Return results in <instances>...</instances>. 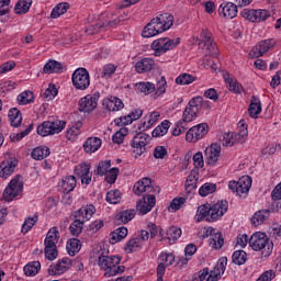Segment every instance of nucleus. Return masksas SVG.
<instances>
[{"mask_svg": "<svg viewBox=\"0 0 281 281\" xmlns=\"http://www.w3.org/2000/svg\"><path fill=\"white\" fill-rule=\"evenodd\" d=\"M134 193L137 196L143 198L137 202L136 207L143 214H148L157 205V198L153 194L156 190L159 192V187L153 186V179L150 178H143L138 180L133 187Z\"/></svg>", "mask_w": 281, "mask_h": 281, "instance_id": "1", "label": "nucleus"}, {"mask_svg": "<svg viewBox=\"0 0 281 281\" xmlns=\"http://www.w3.org/2000/svg\"><path fill=\"white\" fill-rule=\"evenodd\" d=\"M229 207V203L227 201H218L217 203H205L198 207L196 211V221L201 223L203 218L207 221V223H214V221H218L222 218Z\"/></svg>", "mask_w": 281, "mask_h": 281, "instance_id": "2", "label": "nucleus"}, {"mask_svg": "<svg viewBox=\"0 0 281 281\" xmlns=\"http://www.w3.org/2000/svg\"><path fill=\"white\" fill-rule=\"evenodd\" d=\"M172 25H175V15L172 13H161L144 27L142 36L144 38H153L157 34L167 32Z\"/></svg>", "mask_w": 281, "mask_h": 281, "instance_id": "3", "label": "nucleus"}, {"mask_svg": "<svg viewBox=\"0 0 281 281\" xmlns=\"http://www.w3.org/2000/svg\"><path fill=\"white\" fill-rule=\"evenodd\" d=\"M122 259L116 256L100 255L98 258V265L104 272L105 278H113L114 276H121L126 271V267L120 266Z\"/></svg>", "mask_w": 281, "mask_h": 281, "instance_id": "4", "label": "nucleus"}, {"mask_svg": "<svg viewBox=\"0 0 281 281\" xmlns=\"http://www.w3.org/2000/svg\"><path fill=\"white\" fill-rule=\"evenodd\" d=\"M153 126L148 123V121L143 122L142 125L138 127L139 133H137L133 139L131 140V146L134 148V153L136 154L135 157H142L144 153H146V146L150 144V135L144 133V131H148Z\"/></svg>", "mask_w": 281, "mask_h": 281, "instance_id": "5", "label": "nucleus"}, {"mask_svg": "<svg viewBox=\"0 0 281 281\" xmlns=\"http://www.w3.org/2000/svg\"><path fill=\"white\" fill-rule=\"evenodd\" d=\"M248 245L254 251H261L263 258H269L273 251V243L269 241V237L265 233L257 232L252 234Z\"/></svg>", "mask_w": 281, "mask_h": 281, "instance_id": "6", "label": "nucleus"}, {"mask_svg": "<svg viewBox=\"0 0 281 281\" xmlns=\"http://www.w3.org/2000/svg\"><path fill=\"white\" fill-rule=\"evenodd\" d=\"M59 238L60 233L58 232V227L54 226L47 232L46 238L44 240V254L47 260L52 261L58 258V249L56 248V245H58Z\"/></svg>", "mask_w": 281, "mask_h": 281, "instance_id": "7", "label": "nucleus"}, {"mask_svg": "<svg viewBox=\"0 0 281 281\" xmlns=\"http://www.w3.org/2000/svg\"><path fill=\"white\" fill-rule=\"evenodd\" d=\"M67 123L65 121H44L37 126V135L41 137H48V135H58L65 131Z\"/></svg>", "mask_w": 281, "mask_h": 281, "instance_id": "8", "label": "nucleus"}, {"mask_svg": "<svg viewBox=\"0 0 281 281\" xmlns=\"http://www.w3.org/2000/svg\"><path fill=\"white\" fill-rule=\"evenodd\" d=\"M228 189L237 196H240V199L247 198V194H249V190H251V177L244 176L239 178L238 181H229Z\"/></svg>", "mask_w": 281, "mask_h": 281, "instance_id": "9", "label": "nucleus"}, {"mask_svg": "<svg viewBox=\"0 0 281 281\" xmlns=\"http://www.w3.org/2000/svg\"><path fill=\"white\" fill-rule=\"evenodd\" d=\"M181 43V40L178 37L175 40H170L168 37H161L158 40H155L151 43V49L154 52V56H162V54H166V52H170V49H175L177 45Z\"/></svg>", "mask_w": 281, "mask_h": 281, "instance_id": "10", "label": "nucleus"}, {"mask_svg": "<svg viewBox=\"0 0 281 281\" xmlns=\"http://www.w3.org/2000/svg\"><path fill=\"white\" fill-rule=\"evenodd\" d=\"M72 85L75 89L79 91H85L89 89L91 85V77L89 76V70L86 68H77L72 74Z\"/></svg>", "mask_w": 281, "mask_h": 281, "instance_id": "11", "label": "nucleus"}, {"mask_svg": "<svg viewBox=\"0 0 281 281\" xmlns=\"http://www.w3.org/2000/svg\"><path fill=\"white\" fill-rule=\"evenodd\" d=\"M23 192V182L21 181V176H15L10 182L9 186L3 191L4 201H14L19 194Z\"/></svg>", "mask_w": 281, "mask_h": 281, "instance_id": "12", "label": "nucleus"}, {"mask_svg": "<svg viewBox=\"0 0 281 281\" xmlns=\"http://www.w3.org/2000/svg\"><path fill=\"white\" fill-rule=\"evenodd\" d=\"M76 261L71 260L68 257H64L63 259H59L58 262L55 265H50L48 268V276H63V273H67L71 269V267H75Z\"/></svg>", "mask_w": 281, "mask_h": 281, "instance_id": "13", "label": "nucleus"}, {"mask_svg": "<svg viewBox=\"0 0 281 281\" xmlns=\"http://www.w3.org/2000/svg\"><path fill=\"white\" fill-rule=\"evenodd\" d=\"M210 126L207 123H200L195 126H192L186 135V140L195 144L199 139H203L206 133H209Z\"/></svg>", "mask_w": 281, "mask_h": 281, "instance_id": "14", "label": "nucleus"}, {"mask_svg": "<svg viewBox=\"0 0 281 281\" xmlns=\"http://www.w3.org/2000/svg\"><path fill=\"white\" fill-rule=\"evenodd\" d=\"M100 100V92L88 94L79 100V111L82 113H91L98 109V101Z\"/></svg>", "mask_w": 281, "mask_h": 281, "instance_id": "15", "label": "nucleus"}, {"mask_svg": "<svg viewBox=\"0 0 281 281\" xmlns=\"http://www.w3.org/2000/svg\"><path fill=\"white\" fill-rule=\"evenodd\" d=\"M75 175L81 179L82 186H89L91 179L93 178V172H91V165L87 162H81L75 167Z\"/></svg>", "mask_w": 281, "mask_h": 281, "instance_id": "16", "label": "nucleus"}, {"mask_svg": "<svg viewBox=\"0 0 281 281\" xmlns=\"http://www.w3.org/2000/svg\"><path fill=\"white\" fill-rule=\"evenodd\" d=\"M199 101L191 99L182 113V122L190 124L199 117Z\"/></svg>", "mask_w": 281, "mask_h": 281, "instance_id": "17", "label": "nucleus"}, {"mask_svg": "<svg viewBox=\"0 0 281 281\" xmlns=\"http://www.w3.org/2000/svg\"><path fill=\"white\" fill-rule=\"evenodd\" d=\"M19 166V160L16 158H8L0 164V177L1 179H8L11 177L14 170Z\"/></svg>", "mask_w": 281, "mask_h": 281, "instance_id": "18", "label": "nucleus"}, {"mask_svg": "<svg viewBox=\"0 0 281 281\" xmlns=\"http://www.w3.org/2000/svg\"><path fill=\"white\" fill-rule=\"evenodd\" d=\"M218 14L224 19H236L238 15V5L234 2H224L218 8Z\"/></svg>", "mask_w": 281, "mask_h": 281, "instance_id": "19", "label": "nucleus"}, {"mask_svg": "<svg viewBox=\"0 0 281 281\" xmlns=\"http://www.w3.org/2000/svg\"><path fill=\"white\" fill-rule=\"evenodd\" d=\"M274 45L276 40H263L252 48L251 54L255 58H260L261 56H265V54H267V52H269V49H271Z\"/></svg>", "mask_w": 281, "mask_h": 281, "instance_id": "20", "label": "nucleus"}, {"mask_svg": "<svg viewBox=\"0 0 281 281\" xmlns=\"http://www.w3.org/2000/svg\"><path fill=\"white\" fill-rule=\"evenodd\" d=\"M204 157L209 166H214L221 157V147L217 144H212L211 147H207L204 151Z\"/></svg>", "mask_w": 281, "mask_h": 281, "instance_id": "21", "label": "nucleus"}, {"mask_svg": "<svg viewBox=\"0 0 281 281\" xmlns=\"http://www.w3.org/2000/svg\"><path fill=\"white\" fill-rule=\"evenodd\" d=\"M135 69L137 74H148L155 69V59L153 58H143L135 64Z\"/></svg>", "mask_w": 281, "mask_h": 281, "instance_id": "22", "label": "nucleus"}, {"mask_svg": "<svg viewBox=\"0 0 281 281\" xmlns=\"http://www.w3.org/2000/svg\"><path fill=\"white\" fill-rule=\"evenodd\" d=\"M95 214V206L93 204H89L86 206H81L75 214V218H79L86 223V221H91V217Z\"/></svg>", "mask_w": 281, "mask_h": 281, "instance_id": "23", "label": "nucleus"}, {"mask_svg": "<svg viewBox=\"0 0 281 281\" xmlns=\"http://www.w3.org/2000/svg\"><path fill=\"white\" fill-rule=\"evenodd\" d=\"M103 108L108 111H122L124 109V102L117 97H110L103 100Z\"/></svg>", "mask_w": 281, "mask_h": 281, "instance_id": "24", "label": "nucleus"}, {"mask_svg": "<svg viewBox=\"0 0 281 281\" xmlns=\"http://www.w3.org/2000/svg\"><path fill=\"white\" fill-rule=\"evenodd\" d=\"M232 134L233 142L235 144H245L247 142V136L249 135V131H247V124H245V121H239V132Z\"/></svg>", "mask_w": 281, "mask_h": 281, "instance_id": "25", "label": "nucleus"}, {"mask_svg": "<svg viewBox=\"0 0 281 281\" xmlns=\"http://www.w3.org/2000/svg\"><path fill=\"white\" fill-rule=\"evenodd\" d=\"M102 146V139L99 137H89L83 144V150L85 153H95L97 150H100V147Z\"/></svg>", "mask_w": 281, "mask_h": 281, "instance_id": "26", "label": "nucleus"}, {"mask_svg": "<svg viewBox=\"0 0 281 281\" xmlns=\"http://www.w3.org/2000/svg\"><path fill=\"white\" fill-rule=\"evenodd\" d=\"M10 125L13 128H19L23 122V114L16 108H12L8 113Z\"/></svg>", "mask_w": 281, "mask_h": 281, "instance_id": "27", "label": "nucleus"}, {"mask_svg": "<svg viewBox=\"0 0 281 281\" xmlns=\"http://www.w3.org/2000/svg\"><path fill=\"white\" fill-rule=\"evenodd\" d=\"M269 216H271V210H260L252 215L250 222L255 227H259Z\"/></svg>", "mask_w": 281, "mask_h": 281, "instance_id": "28", "label": "nucleus"}, {"mask_svg": "<svg viewBox=\"0 0 281 281\" xmlns=\"http://www.w3.org/2000/svg\"><path fill=\"white\" fill-rule=\"evenodd\" d=\"M63 64L60 61H56L50 59L43 67V74H63Z\"/></svg>", "mask_w": 281, "mask_h": 281, "instance_id": "29", "label": "nucleus"}, {"mask_svg": "<svg viewBox=\"0 0 281 281\" xmlns=\"http://www.w3.org/2000/svg\"><path fill=\"white\" fill-rule=\"evenodd\" d=\"M248 113L250 117L255 119L262 113V104L260 103V99H258L256 95L251 97Z\"/></svg>", "mask_w": 281, "mask_h": 281, "instance_id": "30", "label": "nucleus"}, {"mask_svg": "<svg viewBox=\"0 0 281 281\" xmlns=\"http://www.w3.org/2000/svg\"><path fill=\"white\" fill-rule=\"evenodd\" d=\"M78 181L76 180V176H67L61 180V190L64 194H69V192H74L76 189Z\"/></svg>", "mask_w": 281, "mask_h": 281, "instance_id": "31", "label": "nucleus"}, {"mask_svg": "<svg viewBox=\"0 0 281 281\" xmlns=\"http://www.w3.org/2000/svg\"><path fill=\"white\" fill-rule=\"evenodd\" d=\"M136 214H137V212L134 209H128V210L120 212L115 216V221L117 223H123L124 225H126V223H131V221H133V218H135Z\"/></svg>", "mask_w": 281, "mask_h": 281, "instance_id": "32", "label": "nucleus"}, {"mask_svg": "<svg viewBox=\"0 0 281 281\" xmlns=\"http://www.w3.org/2000/svg\"><path fill=\"white\" fill-rule=\"evenodd\" d=\"M128 236V228L122 226L116 228L114 232L111 233L110 243L115 245V243H120V240H124Z\"/></svg>", "mask_w": 281, "mask_h": 281, "instance_id": "33", "label": "nucleus"}, {"mask_svg": "<svg viewBox=\"0 0 281 281\" xmlns=\"http://www.w3.org/2000/svg\"><path fill=\"white\" fill-rule=\"evenodd\" d=\"M199 182V173L196 171H191L187 177V181L184 184L186 191L188 194H191L193 190H196V183Z\"/></svg>", "mask_w": 281, "mask_h": 281, "instance_id": "34", "label": "nucleus"}, {"mask_svg": "<svg viewBox=\"0 0 281 281\" xmlns=\"http://www.w3.org/2000/svg\"><path fill=\"white\" fill-rule=\"evenodd\" d=\"M66 249L69 256H76L82 249V244L77 238H71L66 244Z\"/></svg>", "mask_w": 281, "mask_h": 281, "instance_id": "35", "label": "nucleus"}, {"mask_svg": "<svg viewBox=\"0 0 281 281\" xmlns=\"http://www.w3.org/2000/svg\"><path fill=\"white\" fill-rule=\"evenodd\" d=\"M144 247V244L138 239L137 237L130 239L125 244V252L126 254H133V251H139Z\"/></svg>", "mask_w": 281, "mask_h": 281, "instance_id": "36", "label": "nucleus"}, {"mask_svg": "<svg viewBox=\"0 0 281 281\" xmlns=\"http://www.w3.org/2000/svg\"><path fill=\"white\" fill-rule=\"evenodd\" d=\"M70 4L69 2H60L56 7H54L50 19H58L59 16H63V14H66L67 10H69Z\"/></svg>", "mask_w": 281, "mask_h": 281, "instance_id": "37", "label": "nucleus"}, {"mask_svg": "<svg viewBox=\"0 0 281 281\" xmlns=\"http://www.w3.org/2000/svg\"><path fill=\"white\" fill-rule=\"evenodd\" d=\"M170 128V121L165 120L162 121L153 132V137H164L168 133Z\"/></svg>", "mask_w": 281, "mask_h": 281, "instance_id": "38", "label": "nucleus"}, {"mask_svg": "<svg viewBox=\"0 0 281 281\" xmlns=\"http://www.w3.org/2000/svg\"><path fill=\"white\" fill-rule=\"evenodd\" d=\"M23 271L25 276L34 278V276H36L38 271H41V262L40 261L29 262L26 266H24Z\"/></svg>", "mask_w": 281, "mask_h": 281, "instance_id": "39", "label": "nucleus"}, {"mask_svg": "<svg viewBox=\"0 0 281 281\" xmlns=\"http://www.w3.org/2000/svg\"><path fill=\"white\" fill-rule=\"evenodd\" d=\"M135 88L137 89V91H140V93L149 95V93H154L155 91V83L150 81H140L135 85Z\"/></svg>", "mask_w": 281, "mask_h": 281, "instance_id": "40", "label": "nucleus"}, {"mask_svg": "<svg viewBox=\"0 0 281 281\" xmlns=\"http://www.w3.org/2000/svg\"><path fill=\"white\" fill-rule=\"evenodd\" d=\"M32 8V1L29 0H19L14 7L15 14H27Z\"/></svg>", "mask_w": 281, "mask_h": 281, "instance_id": "41", "label": "nucleus"}, {"mask_svg": "<svg viewBox=\"0 0 281 281\" xmlns=\"http://www.w3.org/2000/svg\"><path fill=\"white\" fill-rule=\"evenodd\" d=\"M31 156L33 157V159H36L37 161H43V159L49 157V148L36 147L33 149Z\"/></svg>", "mask_w": 281, "mask_h": 281, "instance_id": "42", "label": "nucleus"}, {"mask_svg": "<svg viewBox=\"0 0 281 281\" xmlns=\"http://www.w3.org/2000/svg\"><path fill=\"white\" fill-rule=\"evenodd\" d=\"M105 200L111 205H117L122 201V192L120 190H111L106 193Z\"/></svg>", "mask_w": 281, "mask_h": 281, "instance_id": "43", "label": "nucleus"}, {"mask_svg": "<svg viewBox=\"0 0 281 281\" xmlns=\"http://www.w3.org/2000/svg\"><path fill=\"white\" fill-rule=\"evenodd\" d=\"M32 102H34L33 91L27 90L18 95L19 104L25 105V104H32Z\"/></svg>", "mask_w": 281, "mask_h": 281, "instance_id": "44", "label": "nucleus"}, {"mask_svg": "<svg viewBox=\"0 0 281 281\" xmlns=\"http://www.w3.org/2000/svg\"><path fill=\"white\" fill-rule=\"evenodd\" d=\"M224 80L226 82V87L228 91H232L233 93H241L243 91V86L238 83L237 81H234V79L229 77L224 76Z\"/></svg>", "mask_w": 281, "mask_h": 281, "instance_id": "45", "label": "nucleus"}, {"mask_svg": "<svg viewBox=\"0 0 281 281\" xmlns=\"http://www.w3.org/2000/svg\"><path fill=\"white\" fill-rule=\"evenodd\" d=\"M57 95H58V88H56V85L50 83L42 94V98H44L46 102H49V100H54V98H56Z\"/></svg>", "mask_w": 281, "mask_h": 281, "instance_id": "46", "label": "nucleus"}, {"mask_svg": "<svg viewBox=\"0 0 281 281\" xmlns=\"http://www.w3.org/2000/svg\"><path fill=\"white\" fill-rule=\"evenodd\" d=\"M210 245L215 249H221L223 245H225V239H223V235L221 232H215L214 235L211 237Z\"/></svg>", "mask_w": 281, "mask_h": 281, "instance_id": "47", "label": "nucleus"}, {"mask_svg": "<svg viewBox=\"0 0 281 281\" xmlns=\"http://www.w3.org/2000/svg\"><path fill=\"white\" fill-rule=\"evenodd\" d=\"M181 228L177 226H171L167 229L166 236L168 240H179L181 238Z\"/></svg>", "mask_w": 281, "mask_h": 281, "instance_id": "48", "label": "nucleus"}, {"mask_svg": "<svg viewBox=\"0 0 281 281\" xmlns=\"http://www.w3.org/2000/svg\"><path fill=\"white\" fill-rule=\"evenodd\" d=\"M36 223H38V216L27 217L22 224V234H27Z\"/></svg>", "mask_w": 281, "mask_h": 281, "instance_id": "49", "label": "nucleus"}, {"mask_svg": "<svg viewBox=\"0 0 281 281\" xmlns=\"http://www.w3.org/2000/svg\"><path fill=\"white\" fill-rule=\"evenodd\" d=\"M240 16H243V19H246L247 21H250L251 23H258V15H257V10L254 9H244L240 12Z\"/></svg>", "mask_w": 281, "mask_h": 281, "instance_id": "50", "label": "nucleus"}, {"mask_svg": "<svg viewBox=\"0 0 281 281\" xmlns=\"http://www.w3.org/2000/svg\"><path fill=\"white\" fill-rule=\"evenodd\" d=\"M212 43H214L213 40H212V34L210 33V31L203 30L201 32V40H200V43H199L200 49L205 48L206 45H210Z\"/></svg>", "mask_w": 281, "mask_h": 281, "instance_id": "51", "label": "nucleus"}, {"mask_svg": "<svg viewBox=\"0 0 281 281\" xmlns=\"http://www.w3.org/2000/svg\"><path fill=\"white\" fill-rule=\"evenodd\" d=\"M215 190H216L215 183L206 182L200 188L199 194L200 196H207L209 194H214Z\"/></svg>", "mask_w": 281, "mask_h": 281, "instance_id": "52", "label": "nucleus"}, {"mask_svg": "<svg viewBox=\"0 0 281 281\" xmlns=\"http://www.w3.org/2000/svg\"><path fill=\"white\" fill-rule=\"evenodd\" d=\"M85 225V222L80 218H77L74 221V223L70 225V234L72 236H78L79 234H82V227Z\"/></svg>", "mask_w": 281, "mask_h": 281, "instance_id": "53", "label": "nucleus"}, {"mask_svg": "<svg viewBox=\"0 0 281 281\" xmlns=\"http://www.w3.org/2000/svg\"><path fill=\"white\" fill-rule=\"evenodd\" d=\"M233 262L234 265H245L247 262V252L245 250H236L233 254Z\"/></svg>", "mask_w": 281, "mask_h": 281, "instance_id": "54", "label": "nucleus"}, {"mask_svg": "<svg viewBox=\"0 0 281 281\" xmlns=\"http://www.w3.org/2000/svg\"><path fill=\"white\" fill-rule=\"evenodd\" d=\"M33 130H34V123H31L24 131L18 134H12L10 138L12 142H21V139H23V137H27V134L32 133Z\"/></svg>", "mask_w": 281, "mask_h": 281, "instance_id": "55", "label": "nucleus"}, {"mask_svg": "<svg viewBox=\"0 0 281 281\" xmlns=\"http://www.w3.org/2000/svg\"><path fill=\"white\" fill-rule=\"evenodd\" d=\"M109 168H111V160L100 161L94 172L99 177H104L108 173Z\"/></svg>", "mask_w": 281, "mask_h": 281, "instance_id": "56", "label": "nucleus"}, {"mask_svg": "<svg viewBox=\"0 0 281 281\" xmlns=\"http://www.w3.org/2000/svg\"><path fill=\"white\" fill-rule=\"evenodd\" d=\"M196 80V77L190 74H182L176 78V85H192Z\"/></svg>", "mask_w": 281, "mask_h": 281, "instance_id": "57", "label": "nucleus"}, {"mask_svg": "<svg viewBox=\"0 0 281 281\" xmlns=\"http://www.w3.org/2000/svg\"><path fill=\"white\" fill-rule=\"evenodd\" d=\"M158 260H160V262H164L165 267H172V265H175V256L170 252H162L158 257Z\"/></svg>", "mask_w": 281, "mask_h": 281, "instance_id": "58", "label": "nucleus"}, {"mask_svg": "<svg viewBox=\"0 0 281 281\" xmlns=\"http://www.w3.org/2000/svg\"><path fill=\"white\" fill-rule=\"evenodd\" d=\"M120 175L119 168H112L105 173V181L106 183L113 184L117 181V176Z\"/></svg>", "mask_w": 281, "mask_h": 281, "instance_id": "59", "label": "nucleus"}, {"mask_svg": "<svg viewBox=\"0 0 281 281\" xmlns=\"http://www.w3.org/2000/svg\"><path fill=\"white\" fill-rule=\"evenodd\" d=\"M128 135V130L121 128L112 136L113 144H122L124 142V137Z\"/></svg>", "mask_w": 281, "mask_h": 281, "instance_id": "60", "label": "nucleus"}, {"mask_svg": "<svg viewBox=\"0 0 281 281\" xmlns=\"http://www.w3.org/2000/svg\"><path fill=\"white\" fill-rule=\"evenodd\" d=\"M186 131H188V125L180 121L176 124L171 133L175 137H179V135H181V133H186Z\"/></svg>", "mask_w": 281, "mask_h": 281, "instance_id": "61", "label": "nucleus"}, {"mask_svg": "<svg viewBox=\"0 0 281 281\" xmlns=\"http://www.w3.org/2000/svg\"><path fill=\"white\" fill-rule=\"evenodd\" d=\"M225 269H227V257H222L217 261V266L214 268L220 276H223L225 273Z\"/></svg>", "mask_w": 281, "mask_h": 281, "instance_id": "62", "label": "nucleus"}, {"mask_svg": "<svg viewBox=\"0 0 281 281\" xmlns=\"http://www.w3.org/2000/svg\"><path fill=\"white\" fill-rule=\"evenodd\" d=\"M205 47L207 56H211L212 58H218V46H216L215 42L206 45Z\"/></svg>", "mask_w": 281, "mask_h": 281, "instance_id": "63", "label": "nucleus"}, {"mask_svg": "<svg viewBox=\"0 0 281 281\" xmlns=\"http://www.w3.org/2000/svg\"><path fill=\"white\" fill-rule=\"evenodd\" d=\"M273 278H276V271L267 270L256 281H272Z\"/></svg>", "mask_w": 281, "mask_h": 281, "instance_id": "64", "label": "nucleus"}]
</instances>
